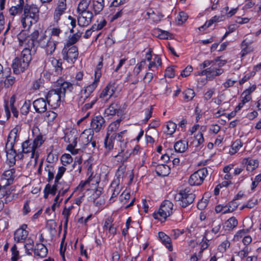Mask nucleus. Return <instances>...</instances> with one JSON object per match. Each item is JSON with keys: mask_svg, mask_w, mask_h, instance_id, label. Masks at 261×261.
I'll use <instances>...</instances> for the list:
<instances>
[{"mask_svg": "<svg viewBox=\"0 0 261 261\" xmlns=\"http://www.w3.org/2000/svg\"><path fill=\"white\" fill-rule=\"evenodd\" d=\"M19 127L16 126L9 133L8 136L7 141L6 144V148L14 147L15 142L17 138V133L19 130Z\"/></svg>", "mask_w": 261, "mask_h": 261, "instance_id": "f3484780", "label": "nucleus"}, {"mask_svg": "<svg viewBox=\"0 0 261 261\" xmlns=\"http://www.w3.org/2000/svg\"><path fill=\"white\" fill-rule=\"evenodd\" d=\"M188 18V15L184 12H179L178 16H177L178 23H183L185 22Z\"/></svg>", "mask_w": 261, "mask_h": 261, "instance_id": "69168bd1", "label": "nucleus"}, {"mask_svg": "<svg viewBox=\"0 0 261 261\" xmlns=\"http://www.w3.org/2000/svg\"><path fill=\"white\" fill-rule=\"evenodd\" d=\"M104 0H93L92 10L95 15L98 14L103 9Z\"/></svg>", "mask_w": 261, "mask_h": 261, "instance_id": "cd10ccee", "label": "nucleus"}, {"mask_svg": "<svg viewBox=\"0 0 261 261\" xmlns=\"http://www.w3.org/2000/svg\"><path fill=\"white\" fill-rule=\"evenodd\" d=\"M102 188H99L95 190L91 196V198L92 200H96V199L99 198L101 196Z\"/></svg>", "mask_w": 261, "mask_h": 261, "instance_id": "0e129e2a", "label": "nucleus"}, {"mask_svg": "<svg viewBox=\"0 0 261 261\" xmlns=\"http://www.w3.org/2000/svg\"><path fill=\"white\" fill-rule=\"evenodd\" d=\"M11 250L12 251V256L11 257V261H17L18 259L19 251L17 249V246L16 245H14Z\"/></svg>", "mask_w": 261, "mask_h": 261, "instance_id": "6e6d98bb", "label": "nucleus"}, {"mask_svg": "<svg viewBox=\"0 0 261 261\" xmlns=\"http://www.w3.org/2000/svg\"><path fill=\"white\" fill-rule=\"evenodd\" d=\"M207 174L208 171L206 168L200 169L190 176L189 183L191 186H199L202 184Z\"/></svg>", "mask_w": 261, "mask_h": 261, "instance_id": "0eeeda50", "label": "nucleus"}, {"mask_svg": "<svg viewBox=\"0 0 261 261\" xmlns=\"http://www.w3.org/2000/svg\"><path fill=\"white\" fill-rule=\"evenodd\" d=\"M56 89L50 90L46 96V100L49 105L54 109L58 107L61 103V98L63 97Z\"/></svg>", "mask_w": 261, "mask_h": 261, "instance_id": "6e6552de", "label": "nucleus"}, {"mask_svg": "<svg viewBox=\"0 0 261 261\" xmlns=\"http://www.w3.org/2000/svg\"><path fill=\"white\" fill-rule=\"evenodd\" d=\"M175 75V70L172 67H168L166 68L165 73V76L168 77L169 78H172Z\"/></svg>", "mask_w": 261, "mask_h": 261, "instance_id": "680f3d73", "label": "nucleus"}, {"mask_svg": "<svg viewBox=\"0 0 261 261\" xmlns=\"http://www.w3.org/2000/svg\"><path fill=\"white\" fill-rule=\"evenodd\" d=\"M188 147V142L186 141L179 140L174 145L175 151L177 152H184Z\"/></svg>", "mask_w": 261, "mask_h": 261, "instance_id": "bb28decb", "label": "nucleus"}, {"mask_svg": "<svg viewBox=\"0 0 261 261\" xmlns=\"http://www.w3.org/2000/svg\"><path fill=\"white\" fill-rule=\"evenodd\" d=\"M20 59L30 63L31 61V49L28 46L25 47L21 51Z\"/></svg>", "mask_w": 261, "mask_h": 261, "instance_id": "72a5a7b5", "label": "nucleus"}, {"mask_svg": "<svg viewBox=\"0 0 261 261\" xmlns=\"http://www.w3.org/2000/svg\"><path fill=\"white\" fill-rule=\"evenodd\" d=\"M100 59V61H99V62L97 64V65L96 66V70L95 71V78H96L97 79H99H99L101 76V74L100 70H101V68L102 67V65H103L102 58L101 57Z\"/></svg>", "mask_w": 261, "mask_h": 261, "instance_id": "864d4df0", "label": "nucleus"}, {"mask_svg": "<svg viewBox=\"0 0 261 261\" xmlns=\"http://www.w3.org/2000/svg\"><path fill=\"white\" fill-rule=\"evenodd\" d=\"M24 6V0H19V4L16 6H12L9 9V13L11 15L15 16L20 14L23 10Z\"/></svg>", "mask_w": 261, "mask_h": 261, "instance_id": "aec40b11", "label": "nucleus"}, {"mask_svg": "<svg viewBox=\"0 0 261 261\" xmlns=\"http://www.w3.org/2000/svg\"><path fill=\"white\" fill-rule=\"evenodd\" d=\"M28 235V231L26 230L17 229L14 232V240L17 243L23 241Z\"/></svg>", "mask_w": 261, "mask_h": 261, "instance_id": "a878e982", "label": "nucleus"}, {"mask_svg": "<svg viewBox=\"0 0 261 261\" xmlns=\"http://www.w3.org/2000/svg\"><path fill=\"white\" fill-rule=\"evenodd\" d=\"M39 9L36 5L26 4L21 16V22L23 27H30L33 24L37 22L39 20Z\"/></svg>", "mask_w": 261, "mask_h": 261, "instance_id": "f257e3e1", "label": "nucleus"}, {"mask_svg": "<svg viewBox=\"0 0 261 261\" xmlns=\"http://www.w3.org/2000/svg\"><path fill=\"white\" fill-rule=\"evenodd\" d=\"M159 32L158 37L161 39H168L169 38H172V34L167 31L160 29L159 30Z\"/></svg>", "mask_w": 261, "mask_h": 261, "instance_id": "8fccbe9b", "label": "nucleus"}, {"mask_svg": "<svg viewBox=\"0 0 261 261\" xmlns=\"http://www.w3.org/2000/svg\"><path fill=\"white\" fill-rule=\"evenodd\" d=\"M125 131H122L119 133H113L114 142H115V149H117L119 151L118 154L115 155V157L118 158L121 162H125L127 161L128 156L124 155L123 153L126 148L127 141L125 139L122 134H124Z\"/></svg>", "mask_w": 261, "mask_h": 261, "instance_id": "f03ea898", "label": "nucleus"}, {"mask_svg": "<svg viewBox=\"0 0 261 261\" xmlns=\"http://www.w3.org/2000/svg\"><path fill=\"white\" fill-rule=\"evenodd\" d=\"M91 126L96 133H98L105 127V120L101 115L95 116L91 120Z\"/></svg>", "mask_w": 261, "mask_h": 261, "instance_id": "f8f14e48", "label": "nucleus"}, {"mask_svg": "<svg viewBox=\"0 0 261 261\" xmlns=\"http://www.w3.org/2000/svg\"><path fill=\"white\" fill-rule=\"evenodd\" d=\"M44 142L43 139V137L41 135H38L33 141L32 144L34 148L36 149L38 147H40Z\"/></svg>", "mask_w": 261, "mask_h": 261, "instance_id": "de8ad7c7", "label": "nucleus"}, {"mask_svg": "<svg viewBox=\"0 0 261 261\" xmlns=\"http://www.w3.org/2000/svg\"><path fill=\"white\" fill-rule=\"evenodd\" d=\"M52 64L55 68V72L57 74H61L62 71V63L61 60L54 59L52 61Z\"/></svg>", "mask_w": 261, "mask_h": 261, "instance_id": "a18cd8bd", "label": "nucleus"}, {"mask_svg": "<svg viewBox=\"0 0 261 261\" xmlns=\"http://www.w3.org/2000/svg\"><path fill=\"white\" fill-rule=\"evenodd\" d=\"M159 237L163 244L168 249V250L170 251H172L173 248L171 245V238L163 232H159Z\"/></svg>", "mask_w": 261, "mask_h": 261, "instance_id": "5701e85b", "label": "nucleus"}, {"mask_svg": "<svg viewBox=\"0 0 261 261\" xmlns=\"http://www.w3.org/2000/svg\"><path fill=\"white\" fill-rule=\"evenodd\" d=\"M221 221L219 220H214L212 223V232L215 233H218L221 228Z\"/></svg>", "mask_w": 261, "mask_h": 261, "instance_id": "3c124183", "label": "nucleus"}, {"mask_svg": "<svg viewBox=\"0 0 261 261\" xmlns=\"http://www.w3.org/2000/svg\"><path fill=\"white\" fill-rule=\"evenodd\" d=\"M195 197L193 191L190 188H186L175 194L174 199L176 201L179 202V204L182 207L185 208L191 205L194 201Z\"/></svg>", "mask_w": 261, "mask_h": 261, "instance_id": "7ed1b4c3", "label": "nucleus"}, {"mask_svg": "<svg viewBox=\"0 0 261 261\" xmlns=\"http://www.w3.org/2000/svg\"><path fill=\"white\" fill-rule=\"evenodd\" d=\"M121 119H118L115 121L112 122L109 126L108 128V132L114 133V130L117 129L120 123Z\"/></svg>", "mask_w": 261, "mask_h": 261, "instance_id": "13d9d810", "label": "nucleus"}, {"mask_svg": "<svg viewBox=\"0 0 261 261\" xmlns=\"http://www.w3.org/2000/svg\"><path fill=\"white\" fill-rule=\"evenodd\" d=\"M104 144L105 147L108 150L115 148V142H114L113 133L108 132L105 139Z\"/></svg>", "mask_w": 261, "mask_h": 261, "instance_id": "b1692460", "label": "nucleus"}, {"mask_svg": "<svg viewBox=\"0 0 261 261\" xmlns=\"http://www.w3.org/2000/svg\"><path fill=\"white\" fill-rule=\"evenodd\" d=\"M173 204L169 200H164L161 203L160 207L157 212L153 213L152 216L155 219L160 221L162 219L165 221L167 217L170 216L173 213Z\"/></svg>", "mask_w": 261, "mask_h": 261, "instance_id": "20e7f679", "label": "nucleus"}, {"mask_svg": "<svg viewBox=\"0 0 261 261\" xmlns=\"http://www.w3.org/2000/svg\"><path fill=\"white\" fill-rule=\"evenodd\" d=\"M39 31L38 30H35L31 35V39L28 40L27 46L29 47L32 48L34 46V42L36 41L38 42V40H37V38L39 37Z\"/></svg>", "mask_w": 261, "mask_h": 261, "instance_id": "473e14b6", "label": "nucleus"}, {"mask_svg": "<svg viewBox=\"0 0 261 261\" xmlns=\"http://www.w3.org/2000/svg\"><path fill=\"white\" fill-rule=\"evenodd\" d=\"M249 250L248 247L246 246L242 250H240L238 252V255L243 259L246 257H247Z\"/></svg>", "mask_w": 261, "mask_h": 261, "instance_id": "e2e57ef3", "label": "nucleus"}, {"mask_svg": "<svg viewBox=\"0 0 261 261\" xmlns=\"http://www.w3.org/2000/svg\"><path fill=\"white\" fill-rule=\"evenodd\" d=\"M45 171L47 172L48 178L47 181L48 182H50L54 178V167L50 165H47L45 167Z\"/></svg>", "mask_w": 261, "mask_h": 261, "instance_id": "58836bf2", "label": "nucleus"}, {"mask_svg": "<svg viewBox=\"0 0 261 261\" xmlns=\"http://www.w3.org/2000/svg\"><path fill=\"white\" fill-rule=\"evenodd\" d=\"M17 37L19 41V46H22L24 43L27 44V42L26 43V41H28L29 35L26 31L22 30L17 35Z\"/></svg>", "mask_w": 261, "mask_h": 261, "instance_id": "7c9ffc66", "label": "nucleus"}, {"mask_svg": "<svg viewBox=\"0 0 261 261\" xmlns=\"http://www.w3.org/2000/svg\"><path fill=\"white\" fill-rule=\"evenodd\" d=\"M22 152L27 153L29 152L31 153V158H35V163H37V160L39 157V154L36 153V149L33 146L32 142L30 140H25L22 143Z\"/></svg>", "mask_w": 261, "mask_h": 261, "instance_id": "9b49d317", "label": "nucleus"}, {"mask_svg": "<svg viewBox=\"0 0 261 261\" xmlns=\"http://www.w3.org/2000/svg\"><path fill=\"white\" fill-rule=\"evenodd\" d=\"M123 9H120V8H114V11L115 12L116 11V12L114 14L109 16L111 21H113L118 18L121 17L123 13Z\"/></svg>", "mask_w": 261, "mask_h": 261, "instance_id": "c03bdc74", "label": "nucleus"}, {"mask_svg": "<svg viewBox=\"0 0 261 261\" xmlns=\"http://www.w3.org/2000/svg\"><path fill=\"white\" fill-rule=\"evenodd\" d=\"M177 125L175 123L170 121H169L167 125V131L166 132L168 135H172L175 131Z\"/></svg>", "mask_w": 261, "mask_h": 261, "instance_id": "79ce46f5", "label": "nucleus"}, {"mask_svg": "<svg viewBox=\"0 0 261 261\" xmlns=\"http://www.w3.org/2000/svg\"><path fill=\"white\" fill-rule=\"evenodd\" d=\"M77 18L78 24L82 27H86L91 22L93 15L91 11H88L79 12Z\"/></svg>", "mask_w": 261, "mask_h": 261, "instance_id": "9d476101", "label": "nucleus"}, {"mask_svg": "<svg viewBox=\"0 0 261 261\" xmlns=\"http://www.w3.org/2000/svg\"><path fill=\"white\" fill-rule=\"evenodd\" d=\"M257 203V199H251L246 204H244L240 208L241 210L245 208H252Z\"/></svg>", "mask_w": 261, "mask_h": 261, "instance_id": "bf43d9fd", "label": "nucleus"}, {"mask_svg": "<svg viewBox=\"0 0 261 261\" xmlns=\"http://www.w3.org/2000/svg\"><path fill=\"white\" fill-rule=\"evenodd\" d=\"M57 7L54 12V18L57 21L60 19L61 16L64 13L67 8V0H58Z\"/></svg>", "mask_w": 261, "mask_h": 261, "instance_id": "2eb2a0df", "label": "nucleus"}, {"mask_svg": "<svg viewBox=\"0 0 261 261\" xmlns=\"http://www.w3.org/2000/svg\"><path fill=\"white\" fill-rule=\"evenodd\" d=\"M156 173L160 176H166L170 172V168L166 164H159L155 167Z\"/></svg>", "mask_w": 261, "mask_h": 261, "instance_id": "6ab92c4d", "label": "nucleus"}, {"mask_svg": "<svg viewBox=\"0 0 261 261\" xmlns=\"http://www.w3.org/2000/svg\"><path fill=\"white\" fill-rule=\"evenodd\" d=\"M193 70L192 66L188 65L185 69L181 71L180 75L183 77H187L190 74Z\"/></svg>", "mask_w": 261, "mask_h": 261, "instance_id": "338daca9", "label": "nucleus"}, {"mask_svg": "<svg viewBox=\"0 0 261 261\" xmlns=\"http://www.w3.org/2000/svg\"><path fill=\"white\" fill-rule=\"evenodd\" d=\"M57 83L59 88L56 89L63 97H65L66 92H70L73 89V85L70 82L66 81L62 82V81L58 80Z\"/></svg>", "mask_w": 261, "mask_h": 261, "instance_id": "ddd939ff", "label": "nucleus"}, {"mask_svg": "<svg viewBox=\"0 0 261 261\" xmlns=\"http://www.w3.org/2000/svg\"><path fill=\"white\" fill-rule=\"evenodd\" d=\"M243 143L240 139L236 140L231 145V151L230 152L234 154L237 152L238 150L242 146Z\"/></svg>", "mask_w": 261, "mask_h": 261, "instance_id": "37998d69", "label": "nucleus"}, {"mask_svg": "<svg viewBox=\"0 0 261 261\" xmlns=\"http://www.w3.org/2000/svg\"><path fill=\"white\" fill-rule=\"evenodd\" d=\"M208 201V200L207 199H204L203 197L201 200L198 202L197 205V208L200 210H204L207 206Z\"/></svg>", "mask_w": 261, "mask_h": 261, "instance_id": "052dcab7", "label": "nucleus"}, {"mask_svg": "<svg viewBox=\"0 0 261 261\" xmlns=\"http://www.w3.org/2000/svg\"><path fill=\"white\" fill-rule=\"evenodd\" d=\"M29 63L22 60L19 58H16L13 61L12 68L13 72L18 74L20 72H24L29 67Z\"/></svg>", "mask_w": 261, "mask_h": 261, "instance_id": "1a4fd4ad", "label": "nucleus"}, {"mask_svg": "<svg viewBox=\"0 0 261 261\" xmlns=\"http://www.w3.org/2000/svg\"><path fill=\"white\" fill-rule=\"evenodd\" d=\"M182 94L184 95V99L187 101L191 100L195 96V92L192 89H188L185 90Z\"/></svg>", "mask_w": 261, "mask_h": 261, "instance_id": "a19ab883", "label": "nucleus"}, {"mask_svg": "<svg viewBox=\"0 0 261 261\" xmlns=\"http://www.w3.org/2000/svg\"><path fill=\"white\" fill-rule=\"evenodd\" d=\"M6 79L4 84L5 88H8L11 87L15 82V77L10 75H6Z\"/></svg>", "mask_w": 261, "mask_h": 261, "instance_id": "ea45409f", "label": "nucleus"}, {"mask_svg": "<svg viewBox=\"0 0 261 261\" xmlns=\"http://www.w3.org/2000/svg\"><path fill=\"white\" fill-rule=\"evenodd\" d=\"M204 142V138L202 133L199 132L195 137V141L193 143H195V146L197 147V150L201 148L200 145Z\"/></svg>", "mask_w": 261, "mask_h": 261, "instance_id": "4c0bfd02", "label": "nucleus"}, {"mask_svg": "<svg viewBox=\"0 0 261 261\" xmlns=\"http://www.w3.org/2000/svg\"><path fill=\"white\" fill-rule=\"evenodd\" d=\"M47 101L43 98H38L33 101V105L35 111L38 113H42L47 110Z\"/></svg>", "mask_w": 261, "mask_h": 261, "instance_id": "a211bd4d", "label": "nucleus"}, {"mask_svg": "<svg viewBox=\"0 0 261 261\" xmlns=\"http://www.w3.org/2000/svg\"><path fill=\"white\" fill-rule=\"evenodd\" d=\"M92 136H89L87 137V143L85 144L87 147L89 148L90 149L91 147H92L93 148H95L96 147L97 142L95 140H92Z\"/></svg>", "mask_w": 261, "mask_h": 261, "instance_id": "5fc2aeb1", "label": "nucleus"}, {"mask_svg": "<svg viewBox=\"0 0 261 261\" xmlns=\"http://www.w3.org/2000/svg\"><path fill=\"white\" fill-rule=\"evenodd\" d=\"M146 64V59H143L140 63H138L136 65L134 69V74L136 75H137L141 71V69H142L143 67H144Z\"/></svg>", "mask_w": 261, "mask_h": 261, "instance_id": "603ef678", "label": "nucleus"}, {"mask_svg": "<svg viewBox=\"0 0 261 261\" xmlns=\"http://www.w3.org/2000/svg\"><path fill=\"white\" fill-rule=\"evenodd\" d=\"M7 150V160L9 162V166H13L15 164L16 161V158L17 157L18 159H21L23 158V154L22 152L20 153H17L14 147L6 148Z\"/></svg>", "mask_w": 261, "mask_h": 261, "instance_id": "4468645a", "label": "nucleus"}, {"mask_svg": "<svg viewBox=\"0 0 261 261\" xmlns=\"http://www.w3.org/2000/svg\"><path fill=\"white\" fill-rule=\"evenodd\" d=\"M115 93L114 86L109 84L101 92L99 97L101 98H110Z\"/></svg>", "mask_w": 261, "mask_h": 261, "instance_id": "4be33fe9", "label": "nucleus"}, {"mask_svg": "<svg viewBox=\"0 0 261 261\" xmlns=\"http://www.w3.org/2000/svg\"><path fill=\"white\" fill-rule=\"evenodd\" d=\"M58 43L54 38L48 37L45 34L41 35L38 41L39 45L45 48L47 55H51L55 51Z\"/></svg>", "mask_w": 261, "mask_h": 261, "instance_id": "39448f33", "label": "nucleus"}, {"mask_svg": "<svg viewBox=\"0 0 261 261\" xmlns=\"http://www.w3.org/2000/svg\"><path fill=\"white\" fill-rule=\"evenodd\" d=\"M71 155L68 153H65L61 156V161L64 166H66L72 162Z\"/></svg>", "mask_w": 261, "mask_h": 261, "instance_id": "49530a36", "label": "nucleus"}, {"mask_svg": "<svg viewBox=\"0 0 261 261\" xmlns=\"http://www.w3.org/2000/svg\"><path fill=\"white\" fill-rule=\"evenodd\" d=\"M211 71L209 72V75H207V78L209 79H213L217 76H219L222 74L224 72L223 69L221 68H216L213 67H210Z\"/></svg>", "mask_w": 261, "mask_h": 261, "instance_id": "c9c22d12", "label": "nucleus"}, {"mask_svg": "<svg viewBox=\"0 0 261 261\" xmlns=\"http://www.w3.org/2000/svg\"><path fill=\"white\" fill-rule=\"evenodd\" d=\"M90 2V0H82L79 4L77 8V13L88 11V10H87V9L89 7Z\"/></svg>", "mask_w": 261, "mask_h": 261, "instance_id": "f704fd0d", "label": "nucleus"}, {"mask_svg": "<svg viewBox=\"0 0 261 261\" xmlns=\"http://www.w3.org/2000/svg\"><path fill=\"white\" fill-rule=\"evenodd\" d=\"M63 59L69 63L73 64L79 56L78 48L76 46L64 45L61 52Z\"/></svg>", "mask_w": 261, "mask_h": 261, "instance_id": "423d86ee", "label": "nucleus"}, {"mask_svg": "<svg viewBox=\"0 0 261 261\" xmlns=\"http://www.w3.org/2000/svg\"><path fill=\"white\" fill-rule=\"evenodd\" d=\"M244 163L246 165V170L248 171H253L258 167L259 162L257 160H254L251 158L245 159Z\"/></svg>", "mask_w": 261, "mask_h": 261, "instance_id": "393cba45", "label": "nucleus"}, {"mask_svg": "<svg viewBox=\"0 0 261 261\" xmlns=\"http://www.w3.org/2000/svg\"><path fill=\"white\" fill-rule=\"evenodd\" d=\"M57 116V114L52 111H47L45 114V117L49 122H53Z\"/></svg>", "mask_w": 261, "mask_h": 261, "instance_id": "4d7b16f0", "label": "nucleus"}, {"mask_svg": "<svg viewBox=\"0 0 261 261\" xmlns=\"http://www.w3.org/2000/svg\"><path fill=\"white\" fill-rule=\"evenodd\" d=\"M238 225V220L237 219L232 217L230 218L226 222L225 226L226 227V229L228 230H232L234 227H236Z\"/></svg>", "mask_w": 261, "mask_h": 261, "instance_id": "e433bc0d", "label": "nucleus"}, {"mask_svg": "<svg viewBox=\"0 0 261 261\" xmlns=\"http://www.w3.org/2000/svg\"><path fill=\"white\" fill-rule=\"evenodd\" d=\"M251 42H247L246 39L244 40L241 44L242 50L241 52V57H244L248 53L252 51V48L250 46Z\"/></svg>", "mask_w": 261, "mask_h": 261, "instance_id": "c756f323", "label": "nucleus"}, {"mask_svg": "<svg viewBox=\"0 0 261 261\" xmlns=\"http://www.w3.org/2000/svg\"><path fill=\"white\" fill-rule=\"evenodd\" d=\"M119 106L117 103H112L108 108L105 110V114L107 116H113L118 112Z\"/></svg>", "mask_w": 261, "mask_h": 261, "instance_id": "2f4dec72", "label": "nucleus"}, {"mask_svg": "<svg viewBox=\"0 0 261 261\" xmlns=\"http://www.w3.org/2000/svg\"><path fill=\"white\" fill-rule=\"evenodd\" d=\"M15 170L14 168L5 171L2 176V180L4 182V186H8L13 184L15 177Z\"/></svg>", "mask_w": 261, "mask_h": 261, "instance_id": "dca6fc26", "label": "nucleus"}, {"mask_svg": "<svg viewBox=\"0 0 261 261\" xmlns=\"http://www.w3.org/2000/svg\"><path fill=\"white\" fill-rule=\"evenodd\" d=\"M78 37L79 36L77 35H75L72 34L71 36L69 37L68 39L67 40L65 45H67L69 46H74V44H75L79 40Z\"/></svg>", "mask_w": 261, "mask_h": 261, "instance_id": "09e8293b", "label": "nucleus"}, {"mask_svg": "<svg viewBox=\"0 0 261 261\" xmlns=\"http://www.w3.org/2000/svg\"><path fill=\"white\" fill-rule=\"evenodd\" d=\"M99 79L95 78L94 81L92 83V84L87 86L84 90L82 91V93L84 92V93L86 94L84 100L87 98L91 94V93H92L96 88L97 87V84L99 82Z\"/></svg>", "mask_w": 261, "mask_h": 261, "instance_id": "c85d7f7f", "label": "nucleus"}, {"mask_svg": "<svg viewBox=\"0 0 261 261\" xmlns=\"http://www.w3.org/2000/svg\"><path fill=\"white\" fill-rule=\"evenodd\" d=\"M47 252L48 250L47 248L42 243L37 244L36 248L34 250L35 255L42 258L45 257L47 255Z\"/></svg>", "mask_w": 261, "mask_h": 261, "instance_id": "412c9836", "label": "nucleus"}, {"mask_svg": "<svg viewBox=\"0 0 261 261\" xmlns=\"http://www.w3.org/2000/svg\"><path fill=\"white\" fill-rule=\"evenodd\" d=\"M51 32H50V37L54 38L55 37H59L60 34L61 33L62 31L59 29L57 28H53L50 29Z\"/></svg>", "mask_w": 261, "mask_h": 261, "instance_id": "774afa93", "label": "nucleus"}]
</instances>
